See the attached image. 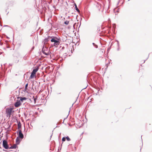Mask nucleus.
Segmentation results:
<instances>
[{
	"instance_id": "1",
	"label": "nucleus",
	"mask_w": 152,
	"mask_h": 152,
	"mask_svg": "<svg viewBox=\"0 0 152 152\" xmlns=\"http://www.w3.org/2000/svg\"><path fill=\"white\" fill-rule=\"evenodd\" d=\"M23 138V135L21 131L19 130L18 134V137L16 139V142L17 144H19L21 140Z\"/></svg>"
},
{
	"instance_id": "2",
	"label": "nucleus",
	"mask_w": 152,
	"mask_h": 152,
	"mask_svg": "<svg viewBox=\"0 0 152 152\" xmlns=\"http://www.w3.org/2000/svg\"><path fill=\"white\" fill-rule=\"evenodd\" d=\"M51 38L52 39H51V42L52 43H53V45L56 47H57L60 44L59 39L56 37H51Z\"/></svg>"
},
{
	"instance_id": "3",
	"label": "nucleus",
	"mask_w": 152,
	"mask_h": 152,
	"mask_svg": "<svg viewBox=\"0 0 152 152\" xmlns=\"http://www.w3.org/2000/svg\"><path fill=\"white\" fill-rule=\"evenodd\" d=\"M38 68H37L34 69H33V71L31 73V75L30 77V78L31 79H32L34 78V77H36V73L38 71Z\"/></svg>"
},
{
	"instance_id": "4",
	"label": "nucleus",
	"mask_w": 152,
	"mask_h": 152,
	"mask_svg": "<svg viewBox=\"0 0 152 152\" xmlns=\"http://www.w3.org/2000/svg\"><path fill=\"white\" fill-rule=\"evenodd\" d=\"M13 108H7L6 110V113L9 117L10 116L12 112Z\"/></svg>"
},
{
	"instance_id": "5",
	"label": "nucleus",
	"mask_w": 152,
	"mask_h": 152,
	"mask_svg": "<svg viewBox=\"0 0 152 152\" xmlns=\"http://www.w3.org/2000/svg\"><path fill=\"white\" fill-rule=\"evenodd\" d=\"M3 146L6 149H8V146L6 140H4L3 141Z\"/></svg>"
},
{
	"instance_id": "6",
	"label": "nucleus",
	"mask_w": 152,
	"mask_h": 152,
	"mask_svg": "<svg viewBox=\"0 0 152 152\" xmlns=\"http://www.w3.org/2000/svg\"><path fill=\"white\" fill-rule=\"evenodd\" d=\"M42 51L43 53L46 55L47 56L49 55V53L48 51V50L47 48H45L43 47L42 49Z\"/></svg>"
},
{
	"instance_id": "7",
	"label": "nucleus",
	"mask_w": 152,
	"mask_h": 152,
	"mask_svg": "<svg viewBox=\"0 0 152 152\" xmlns=\"http://www.w3.org/2000/svg\"><path fill=\"white\" fill-rule=\"evenodd\" d=\"M21 102L20 100H17L16 103L14 105L16 107H18L21 104Z\"/></svg>"
},
{
	"instance_id": "8",
	"label": "nucleus",
	"mask_w": 152,
	"mask_h": 152,
	"mask_svg": "<svg viewBox=\"0 0 152 152\" xmlns=\"http://www.w3.org/2000/svg\"><path fill=\"white\" fill-rule=\"evenodd\" d=\"M18 99H20V101L21 102V103L23 102V101L26 100V98L25 97H18Z\"/></svg>"
},
{
	"instance_id": "9",
	"label": "nucleus",
	"mask_w": 152,
	"mask_h": 152,
	"mask_svg": "<svg viewBox=\"0 0 152 152\" xmlns=\"http://www.w3.org/2000/svg\"><path fill=\"white\" fill-rule=\"evenodd\" d=\"M73 7H74L75 6V10H79L78 8L77 7L75 4H73Z\"/></svg>"
},
{
	"instance_id": "10",
	"label": "nucleus",
	"mask_w": 152,
	"mask_h": 152,
	"mask_svg": "<svg viewBox=\"0 0 152 152\" xmlns=\"http://www.w3.org/2000/svg\"><path fill=\"white\" fill-rule=\"evenodd\" d=\"M16 146L15 145H13V146L11 147L10 148H16Z\"/></svg>"
},
{
	"instance_id": "11",
	"label": "nucleus",
	"mask_w": 152,
	"mask_h": 152,
	"mask_svg": "<svg viewBox=\"0 0 152 152\" xmlns=\"http://www.w3.org/2000/svg\"><path fill=\"white\" fill-rule=\"evenodd\" d=\"M69 22L68 21H66L64 22V23L65 24L68 25L69 24Z\"/></svg>"
},
{
	"instance_id": "12",
	"label": "nucleus",
	"mask_w": 152,
	"mask_h": 152,
	"mask_svg": "<svg viewBox=\"0 0 152 152\" xmlns=\"http://www.w3.org/2000/svg\"><path fill=\"white\" fill-rule=\"evenodd\" d=\"M66 138L67 141H69L70 140V139L68 137H66Z\"/></svg>"
},
{
	"instance_id": "13",
	"label": "nucleus",
	"mask_w": 152,
	"mask_h": 152,
	"mask_svg": "<svg viewBox=\"0 0 152 152\" xmlns=\"http://www.w3.org/2000/svg\"><path fill=\"white\" fill-rule=\"evenodd\" d=\"M66 138L65 137H63L62 139V140L63 141H65Z\"/></svg>"
},
{
	"instance_id": "14",
	"label": "nucleus",
	"mask_w": 152,
	"mask_h": 152,
	"mask_svg": "<svg viewBox=\"0 0 152 152\" xmlns=\"http://www.w3.org/2000/svg\"><path fill=\"white\" fill-rule=\"evenodd\" d=\"M28 86V84H26V86H25V88L26 89Z\"/></svg>"
},
{
	"instance_id": "15",
	"label": "nucleus",
	"mask_w": 152,
	"mask_h": 152,
	"mask_svg": "<svg viewBox=\"0 0 152 152\" xmlns=\"http://www.w3.org/2000/svg\"><path fill=\"white\" fill-rule=\"evenodd\" d=\"M78 12H80V10H76Z\"/></svg>"
}]
</instances>
